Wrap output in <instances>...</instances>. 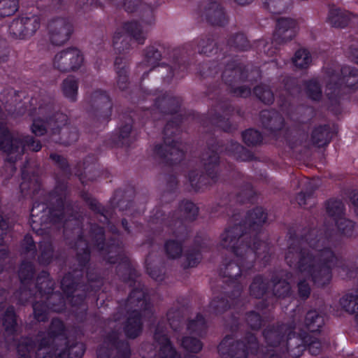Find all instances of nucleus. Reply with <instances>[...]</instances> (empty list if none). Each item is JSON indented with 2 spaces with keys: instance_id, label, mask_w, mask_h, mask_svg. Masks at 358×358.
Instances as JSON below:
<instances>
[{
  "instance_id": "1",
  "label": "nucleus",
  "mask_w": 358,
  "mask_h": 358,
  "mask_svg": "<svg viewBox=\"0 0 358 358\" xmlns=\"http://www.w3.org/2000/svg\"><path fill=\"white\" fill-rule=\"evenodd\" d=\"M324 73L327 101L323 100L320 86L315 80V108L324 107L331 111L334 115H338L342 111L341 99L348 93L349 91L341 82L338 80V75L333 69H326Z\"/></svg>"
},
{
  "instance_id": "2",
  "label": "nucleus",
  "mask_w": 358,
  "mask_h": 358,
  "mask_svg": "<svg viewBox=\"0 0 358 358\" xmlns=\"http://www.w3.org/2000/svg\"><path fill=\"white\" fill-rule=\"evenodd\" d=\"M337 258L329 246V241L320 238L315 243V289H323L332 278V268Z\"/></svg>"
},
{
  "instance_id": "3",
  "label": "nucleus",
  "mask_w": 358,
  "mask_h": 358,
  "mask_svg": "<svg viewBox=\"0 0 358 358\" xmlns=\"http://www.w3.org/2000/svg\"><path fill=\"white\" fill-rule=\"evenodd\" d=\"M327 319V306L322 298L315 299V326L317 329H315V334L316 332L322 331L320 328H322ZM329 343L326 338H317L315 336V349L322 350L329 347Z\"/></svg>"
},
{
  "instance_id": "4",
  "label": "nucleus",
  "mask_w": 358,
  "mask_h": 358,
  "mask_svg": "<svg viewBox=\"0 0 358 358\" xmlns=\"http://www.w3.org/2000/svg\"><path fill=\"white\" fill-rule=\"evenodd\" d=\"M83 57L76 48H71L58 53L55 57V64L64 71L76 69L83 63Z\"/></svg>"
},
{
  "instance_id": "5",
  "label": "nucleus",
  "mask_w": 358,
  "mask_h": 358,
  "mask_svg": "<svg viewBox=\"0 0 358 358\" xmlns=\"http://www.w3.org/2000/svg\"><path fill=\"white\" fill-rule=\"evenodd\" d=\"M338 80L350 91L358 88V69L350 66H344L341 69V75Z\"/></svg>"
},
{
  "instance_id": "6",
  "label": "nucleus",
  "mask_w": 358,
  "mask_h": 358,
  "mask_svg": "<svg viewBox=\"0 0 358 358\" xmlns=\"http://www.w3.org/2000/svg\"><path fill=\"white\" fill-rule=\"evenodd\" d=\"M297 31L296 22L289 18H280L278 20L275 35L282 40L292 38Z\"/></svg>"
},
{
  "instance_id": "7",
  "label": "nucleus",
  "mask_w": 358,
  "mask_h": 358,
  "mask_svg": "<svg viewBox=\"0 0 358 358\" xmlns=\"http://www.w3.org/2000/svg\"><path fill=\"white\" fill-rule=\"evenodd\" d=\"M350 14L339 8H331L327 21L334 27L345 28L350 22Z\"/></svg>"
},
{
  "instance_id": "8",
  "label": "nucleus",
  "mask_w": 358,
  "mask_h": 358,
  "mask_svg": "<svg viewBox=\"0 0 358 358\" xmlns=\"http://www.w3.org/2000/svg\"><path fill=\"white\" fill-rule=\"evenodd\" d=\"M333 136L334 131L328 124L315 127V147L324 148L327 146Z\"/></svg>"
},
{
  "instance_id": "9",
  "label": "nucleus",
  "mask_w": 358,
  "mask_h": 358,
  "mask_svg": "<svg viewBox=\"0 0 358 358\" xmlns=\"http://www.w3.org/2000/svg\"><path fill=\"white\" fill-rule=\"evenodd\" d=\"M325 210L328 216L335 222L345 215V205L339 199H331L325 202Z\"/></svg>"
},
{
  "instance_id": "10",
  "label": "nucleus",
  "mask_w": 358,
  "mask_h": 358,
  "mask_svg": "<svg viewBox=\"0 0 358 358\" xmlns=\"http://www.w3.org/2000/svg\"><path fill=\"white\" fill-rule=\"evenodd\" d=\"M339 303L345 312L355 315L358 313V290L344 295Z\"/></svg>"
},
{
  "instance_id": "11",
  "label": "nucleus",
  "mask_w": 358,
  "mask_h": 358,
  "mask_svg": "<svg viewBox=\"0 0 358 358\" xmlns=\"http://www.w3.org/2000/svg\"><path fill=\"white\" fill-rule=\"evenodd\" d=\"M124 30L139 43L144 41L146 31L143 29L142 25L136 22L127 23L124 26Z\"/></svg>"
},
{
  "instance_id": "12",
  "label": "nucleus",
  "mask_w": 358,
  "mask_h": 358,
  "mask_svg": "<svg viewBox=\"0 0 358 358\" xmlns=\"http://www.w3.org/2000/svg\"><path fill=\"white\" fill-rule=\"evenodd\" d=\"M338 231L344 236L352 237L355 234V223L345 215L336 221Z\"/></svg>"
},
{
  "instance_id": "13",
  "label": "nucleus",
  "mask_w": 358,
  "mask_h": 358,
  "mask_svg": "<svg viewBox=\"0 0 358 358\" xmlns=\"http://www.w3.org/2000/svg\"><path fill=\"white\" fill-rule=\"evenodd\" d=\"M72 32L71 27L69 24H64L59 29L55 30L51 36L53 43L56 45H61L67 41Z\"/></svg>"
},
{
  "instance_id": "14",
  "label": "nucleus",
  "mask_w": 358,
  "mask_h": 358,
  "mask_svg": "<svg viewBox=\"0 0 358 358\" xmlns=\"http://www.w3.org/2000/svg\"><path fill=\"white\" fill-rule=\"evenodd\" d=\"M141 319L138 313H135L128 320L125 331L129 337L134 338L138 335L141 330Z\"/></svg>"
},
{
  "instance_id": "15",
  "label": "nucleus",
  "mask_w": 358,
  "mask_h": 358,
  "mask_svg": "<svg viewBox=\"0 0 358 358\" xmlns=\"http://www.w3.org/2000/svg\"><path fill=\"white\" fill-rule=\"evenodd\" d=\"M5 141H6V145H2V149L8 152L9 155L15 154H21L23 152L22 143L16 139H11L8 134H4Z\"/></svg>"
},
{
  "instance_id": "16",
  "label": "nucleus",
  "mask_w": 358,
  "mask_h": 358,
  "mask_svg": "<svg viewBox=\"0 0 358 358\" xmlns=\"http://www.w3.org/2000/svg\"><path fill=\"white\" fill-rule=\"evenodd\" d=\"M294 65L300 69L306 68L311 62V57L305 49L297 50L293 58Z\"/></svg>"
},
{
  "instance_id": "17",
  "label": "nucleus",
  "mask_w": 358,
  "mask_h": 358,
  "mask_svg": "<svg viewBox=\"0 0 358 358\" xmlns=\"http://www.w3.org/2000/svg\"><path fill=\"white\" fill-rule=\"evenodd\" d=\"M22 24L24 26V34L23 36L31 35L39 27L38 18L36 16H32L26 19L24 21L22 20L20 22L17 21L16 24Z\"/></svg>"
},
{
  "instance_id": "18",
  "label": "nucleus",
  "mask_w": 358,
  "mask_h": 358,
  "mask_svg": "<svg viewBox=\"0 0 358 358\" xmlns=\"http://www.w3.org/2000/svg\"><path fill=\"white\" fill-rule=\"evenodd\" d=\"M17 10V0H3L0 3V15L8 16Z\"/></svg>"
},
{
  "instance_id": "19",
  "label": "nucleus",
  "mask_w": 358,
  "mask_h": 358,
  "mask_svg": "<svg viewBox=\"0 0 358 358\" xmlns=\"http://www.w3.org/2000/svg\"><path fill=\"white\" fill-rule=\"evenodd\" d=\"M78 90L77 82L72 78L66 79L63 84V90L66 97L73 100Z\"/></svg>"
},
{
  "instance_id": "20",
  "label": "nucleus",
  "mask_w": 358,
  "mask_h": 358,
  "mask_svg": "<svg viewBox=\"0 0 358 358\" xmlns=\"http://www.w3.org/2000/svg\"><path fill=\"white\" fill-rule=\"evenodd\" d=\"M243 138L245 143L248 145L257 144L262 141V136L259 131L254 129H248L243 134Z\"/></svg>"
},
{
  "instance_id": "21",
  "label": "nucleus",
  "mask_w": 358,
  "mask_h": 358,
  "mask_svg": "<svg viewBox=\"0 0 358 358\" xmlns=\"http://www.w3.org/2000/svg\"><path fill=\"white\" fill-rule=\"evenodd\" d=\"M255 94L266 103H271L273 99L272 92L263 86L256 87L255 89Z\"/></svg>"
},
{
  "instance_id": "22",
  "label": "nucleus",
  "mask_w": 358,
  "mask_h": 358,
  "mask_svg": "<svg viewBox=\"0 0 358 358\" xmlns=\"http://www.w3.org/2000/svg\"><path fill=\"white\" fill-rule=\"evenodd\" d=\"M182 346L187 350L197 352L202 348L201 343L194 338H185L182 342Z\"/></svg>"
},
{
  "instance_id": "23",
  "label": "nucleus",
  "mask_w": 358,
  "mask_h": 358,
  "mask_svg": "<svg viewBox=\"0 0 358 358\" xmlns=\"http://www.w3.org/2000/svg\"><path fill=\"white\" fill-rule=\"evenodd\" d=\"M164 344L161 348L163 358H179L166 338H163Z\"/></svg>"
},
{
  "instance_id": "24",
  "label": "nucleus",
  "mask_w": 358,
  "mask_h": 358,
  "mask_svg": "<svg viewBox=\"0 0 358 358\" xmlns=\"http://www.w3.org/2000/svg\"><path fill=\"white\" fill-rule=\"evenodd\" d=\"M166 250L169 255L172 258L178 257L182 251L180 245L175 241L167 242Z\"/></svg>"
},
{
  "instance_id": "25",
  "label": "nucleus",
  "mask_w": 358,
  "mask_h": 358,
  "mask_svg": "<svg viewBox=\"0 0 358 358\" xmlns=\"http://www.w3.org/2000/svg\"><path fill=\"white\" fill-rule=\"evenodd\" d=\"M250 216L257 224L264 222L266 218V215L262 208H257Z\"/></svg>"
},
{
  "instance_id": "26",
  "label": "nucleus",
  "mask_w": 358,
  "mask_h": 358,
  "mask_svg": "<svg viewBox=\"0 0 358 358\" xmlns=\"http://www.w3.org/2000/svg\"><path fill=\"white\" fill-rule=\"evenodd\" d=\"M31 130L33 133H34L36 135H43L46 129L45 124L43 121L40 120H36L34 121V123L32 124Z\"/></svg>"
},
{
  "instance_id": "27",
  "label": "nucleus",
  "mask_w": 358,
  "mask_h": 358,
  "mask_svg": "<svg viewBox=\"0 0 358 358\" xmlns=\"http://www.w3.org/2000/svg\"><path fill=\"white\" fill-rule=\"evenodd\" d=\"M233 234V230H228L222 234V244L224 247L229 246V244L234 241V239L232 238Z\"/></svg>"
},
{
  "instance_id": "28",
  "label": "nucleus",
  "mask_w": 358,
  "mask_h": 358,
  "mask_svg": "<svg viewBox=\"0 0 358 358\" xmlns=\"http://www.w3.org/2000/svg\"><path fill=\"white\" fill-rule=\"evenodd\" d=\"M263 288L262 283L259 281L254 282L250 286V291L253 296L259 297L262 294V289Z\"/></svg>"
},
{
  "instance_id": "29",
  "label": "nucleus",
  "mask_w": 358,
  "mask_h": 358,
  "mask_svg": "<svg viewBox=\"0 0 358 358\" xmlns=\"http://www.w3.org/2000/svg\"><path fill=\"white\" fill-rule=\"evenodd\" d=\"M348 55L350 58L358 64V47L355 45L350 46Z\"/></svg>"
},
{
  "instance_id": "30",
  "label": "nucleus",
  "mask_w": 358,
  "mask_h": 358,
  "mask_svg": "<svg viewBox=\"0 0 358 358\" xmlns=\"http://www.w3.org/2000/svg\"><path fill=\"white\" fill-rule=\"evenodd\" d=\"M186 210H188L189 213H191L192 215L194 216L197 214L198 209L196 207V206L191 202H187L186 203Z\"/></svg>"
},
{
  "instance_id": "31",
  "label": "nucleus",
  "mask_w": 358,
  "mask_h": 358,
  "mask_svg": "<svg viewBox=\"0 0 358 358\" xmlns=\"http://www.w3.org/2000/svg\"><path fill=\"white\" fill-rule=\"evenodd\" d=\"M350 201L355 208V210L358 212V191L352 192L350 196Z\"/></svg>"
},
{
  "instance_id": "32",
  "label": "nucleus",
  "mask_w": 358,
  "mask_h": 358,
  "mask_svg": "<svg viewBox=\"0 0 358 358\" xmlns=\"http://www.w3.org/2000/svg\"><path fill=\"white\" fill-rule=\"evenodd\" d=\"M299 291L303 296H306L309 293V289L303 284L299 285Z\"/></svg>"
},
{
  "instance_id": "33",
  "label": "nucleus",
  "mask_w": 358,
  "mask_h": 358,
  "mask_svg": "<svg viewBox=\"0 0 358 358\" xmlns=\"http://www.w3.org/2000/svg\"><path fill=\"white\" fill-rule=\"evenodd\" d=\"M296 201L300 206L306 204L305 198L303 194H300L297 196Z\"/></svg>"
},
{
  "instance_id": "34",
  "label": "nucleus",
  "mask_w": 358,
  "mask_h": 358,
  "mask_svg": "<svg viewBox=\"0 0 358 358\" xmlns=\"http://www.w3.org/2000/svg\"><path fill=\"white\" fill-rule=\"evenodd\" d=\"M159 57H160V54L158 51H154L152 52V55H148L149 61H151L152 58H153L155 59H157L159 58Z\"/></svg>"
},
{
  "instance_id": "35",
  "label": "nucleus",
  "mask_w": 358,
  "mask_h": 358,
  "mask_svg": "<svg viewBox=\"0 0 358 358\" xmlns=\"http://www.w3.org/2000/svg\"><path fill=\"white\" fill-rule=\"evenodd\" d=\"M41 148V145L38 143L33 142L30 148L34 151H38Z\"/></svg>"
},
{
  "instance_id": "36",
  "label": "nucleus",
  "mask_w": 358,
  "mask_h": 358,
  "mask_svg": "<svg viewBox=\"0 0 358 358\" xmlns=\"http://www.w3.org/2000/svg\"><path fill=\"white\" fill-rule=\"evenodd\" d=\"M75 350H79V355H77L76 357H70V358H80L81 356L83 355V349H82V347L81 346H76L74 348Z\"/></svg>"
},
{
  "instance_id": "37",
  "label": "nucleus",
  "mask_w": 358,
  "mask_h": 358,
  "mask_svg": "<svg viewBox=\"0 0 358 358\" xmlns=\"http://www.w3.org/2000/svg\"><path fill=\"white\" fill-rule=\"evenodd\" d=\"M202 323L201 322V319H199L198 321L195 322H191L189 324V329H194V327H197L198 325L201 324Z\"/></svg>"
},
{
  "instance_id": "38",
  "label": "nucleus",
  "mask_w": 358,
  "mask_h": 358,
  "mask_svg": "<svg viewBox=\"0 0 358 358\" xmlns=\"http://www.w3.org/2000/svg\"><path fill=\"white\" fill-rule=\"evenodd\" d=\"M238 4L245 5L250 3L253 0H235Z\"/></svg>"
},
{
  "instance_id": "39",
  "label": "nucleus",
  "mask_w": 358,
  "mask_h": 358,
  "mask_svg": "<svg viewBox=\"0 0 358 358\" xmlns=\"http://www.w3.org/2000/svg\"><path fill=\"white\" fill-rule=\"evenodd\" d=\"M118 34H115V36H114V41H115V43H117V40L119 39Z\"/></svg>"
},
{
  "instance_id": "40",
  "label": "nucleus",
  "mask_w": 358,
  "mask_h": 358,
  "mask_svg": "<svg viewBox=\"0 0 358 358\" xmlns=\"http://www.w3.org/2000/svg\"><path fill=\"white\" fill-rule=\"evenodd\" d=\"M256 249H257V248H256L255 245H254V246H253V248H247V252H252L253 250H256Z\"/></svg>"
},
{
  "instance_id": "41",
  "label": "nucleus",
  "mask_w": 358,
  "mask_h": 358,
  "mask_svg": "<svg viewBox=\"0 0 358 358\" xmlns=\"http://www.w3.org/2000/svg\"><path fill=\"white\" fill-rule=\"evenodd\" d=\"M35 209H36V207H34L33 209L31 210V216L32 217H36L37 215L35 213Z\"/></svg>"
},
{
  "instance_id": "42",
  "label": "nucleus",
  "mask_w": 358,
  "mask_h": 358,
  "mask_svg": "<svg viewBox=\"0 0 358 358\" xmlns=\"http://www.w3.org/2000/svg\"><path fill=\"white\" fill-rule=\"evenodd\" d=\"M196 262L195 261H194V262H189V264H188V266H194L196 264Z\"/></svg>"
},
{
  "instance_id": "43",
  "label": "nucleus",
  "mask_w": 358,
  "mask_h": 358,
  "mask_svg": "<svg viewBox=\"0 0 358 358\" xmlns=\"http://www.w3.org/2000/svg\"><path fill=\"white\" fill-rule=\"evenodd\" d=\"M130 130H131V127H130V126H127V127H125V132H126V133L129 132V131H130Z\"/></svg>"
},
{
  "instance_id": "44",
  "label": "nucleus",
  "mask_w": 358,
  "mask_h": 358,
  "mask_svg": "<svg viewBox=\"0 0 358 358\" xmlns=\"http://www.w3.org/2000/svg\"><path fill=\"white\" fill-rule=\"evenodd\" d=\"M223 345H224V343H222L220 345V346H219V350H220V352H222V346H223Z\"/></svg>"
},
{
  "instance_id": "45",
  "label": "nucleus",
  "mask_w": 358,
  "mask_h": 358,
  "mask_svg": "<svg viewBox=\"0 0 358 358\" xmlns=\"http://www.w3.org/2000/svg\"><path fill=\"white\" fill-rule=\"evenodd\" d=\"M355 320H356L357 324L358 326V313L355 315Z\"/></svg>"
},
{
  "instance_id": "46",
  "label": "nucleus",
  "mask_w": 358,
  "mask_h": 358,
  "mask_svg": "<svg viewBox=\"0 0 358 358\" xmlns=\"http://www.w3.org/2000/svg\"><path fill=\"white\" fill-rule=\"evenodd\" d=\"M37 207L40 208H41L40 210H43L44 209V206L43 205H42V206L38 205Z\"/></svg>"
},
{
  "instance_id": "47",
  "label": "nucleus",
  "mask_w": 358,
  "mask_h": 358,
  "mask_svg": "<svg viewBox=\"0 0 358 358\" xmlns=\"http://www.w3.org/2000/svg\"><path fill=\"white\" fill-rule=\"evenodd\" d=\"M235 252H236L237 255H241V252H239V249L236 250Z\"/></svg>"
},
{
  "instance_id": "48",
  "label": "nucleus",
  "mask_w": 358,
  "mask_h": 358,
  "mask_svg": "<svg viewBox=\"0 0 358 358\" xmlns=\"http://www.w3.org/2000/svg\"><path fill=\"white\" fill-rule=\"evenodd\" d=\"M284 288H285V289L286 291H287V290L289 289V287H288L287 285H284Z\"/></svg>"
},
{
  "instance_id": "49",
  "label": "nucleus",
  "mask_w": 358,
  "mask_h": 358,
  "mask_svg": "<svg viewBox=\"0 0 358 358\" xmlns=\"http://www.w3.org/2000/svg\"><path fill=\"white\" fill-rule=\"evenodd\" d=\"M248 94V92H243L241 93V95L245 96V95H246Z\"/></svg>"
},
{
  "instance_id": "50",
  "label": "nucleus",
  "mask_w": 358,
  "mask_h": 358,
  "mask_svg": "<svg viewBox=\"0 0 358 358\" xmlns=\"http://www.w3.org/2000/svg\"><path fill=\"white\" fill-rule=\"evenodd\" d=\"M121 135L122 136L123 138L126 136V134H124V131L122 133Z\"/></svg>"
},
{
  "instance_id": "51",
  "label": "nucleus",
  "mask_w": 358,
  "mask_h": 358,
  "mask_svg": "<svg viewBox=\"0 0 358 358\" xmlns=\"http://www.w3.org/2000/svg\"><path fill=\"white\" fill-rule=\"evenodd\" d=\"M271 3H272V0H268V5L269 6Z\"/></svg>"
},
{
  "instance_id": "52",
  "label": "nucleus",
  "mask_w": 358,
  "mask_h": 358,
  "mask_svg": "<svg viewBox=\"0 0 358 358\" xmlns=\"http://www.w3.org/2000/svg\"><path fill=\"white\" fill-rule=\"evenodd\" d=\"M174 151H175V149H172L171 151V154L173 155Z\"/></svg>"
},
{
  "instance_id": "53",
  "label": "nucleus",
  "mask_w": 358,
  "mask_h": 358,
  "mask_svg": "<svg viewBox=\"0 0 358 358\" xmlns=\"http://www.w3.org/2000/svg\"><path fill=\"white\" fill-rule=\"evenodd\" d=\"M32 222H33V223H35V222H36V220H33Z\"/></svg>"
},
{
  "instance_id": "54",
  "label": "nucleus",
  "mask_w": 358,
  "mask_h": 358,
  "mask_svg": "<svg viewBox=\"0 0 358 358\" xmlns=\"http://www.w3.org/2000/svg\"><path fill=\"white\" fill-rule=\"evenodd\" d=\"M52 159H55V155H52L51 156Z\"/></svg>"
},
{
  "instance_id": "55",
  "label": "nucleus",
  "mask_w": 358,
  "mask_h": 358,
  "mask_svg": "<svg viewBox=\"0 0 358 358\" xmlns=\"http://www.w3.org/2000/svg\"><path fill=\"white\" fill-rule=\"evenodd\" d=\"M217 14H218V15L221 14V12H220V11H218V12H217Z\"/></svg>"
},
{
  "instance_id": "56",
  "label": "nucleus",
  "mask_w": 358,
  "mask_h": 358,
  "mask_svg": "<svg viewBox=\"0 0 358 358\" xmlns=\"http://www.w3.org/2000/svg\"><path fill=\"white\" fill-rule=\"evenodd\" d=\"M34 312H35V313H36V310L35 307H34Z\"/></svg>"
}]
</instances>
